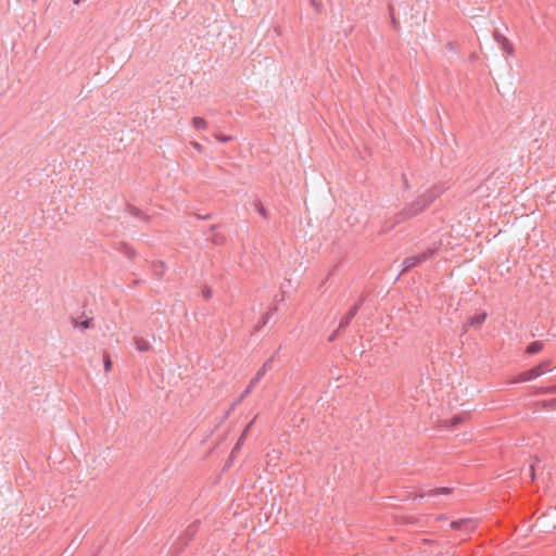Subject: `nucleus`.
<instances>
[{"mask_svg":"<svg viewBox=\"0 0 556 556\" xmlns=\"http://www.w3.org/2000/svg\"><path fill=\"white\" fill-rule=\"evenodd\" d=\"M442 191L443 189L440 187H434L428 190L425 194L420 195L416 201L407 205L409 212H412L413 216L418 215L424 210H426V207H428L430 203L442 193Z\"/></svg>","mask_w":556,"mask_h":556,"instance_id":"obj_1","label":"nucleus"},{"mask_svg":"<svg viewBox=\"0 0 556 556\" xmlns=\"http://www.w3.org/2000/svg\"><path fill=\"white\" fill-rule=\"evenodd\" d=\"M437 254V249L429 248L426 251L421 252L418 255L408 256L403 261V270L408 271L415 266L419 265L422 262H426L432 258Z\"/></svg>","mask_w":556,"mask_h":556,"instance_id":"obj_2","label":"nucleus"},{"mask_svg":"<svg viewBox=\"0 0 556 556\" xmlns=\"http://www.w3.org/2000/svg\"><path fill=\"white\" fill-rule=\"evenodd\" d=\"M549 365H551L549 361L542 362L538 366L519 374V376L517 377L515 382H526V381L533 380V379L542 376L544 372L548 371Z\"/></svg>","mask_w":556,"mask_h":556,"instance_id":"obj_3","label":"nucleus"},{"mask_svg":"<svg viewBox=\"0 0 556 556\" xmlns=\"http://www.w3.org/2000/svg\"><path fill=\"white\" fill-rule=\"evenodd\" d=\"M271 362H273V358H269L268 361H266L262 367L257 370V372L255 374V376L251 379L250 383L248 384V387L245 388V390L242 392V394L240 395V397L236 401L235 405L239 404L248 394L251 393V391L253 390V388L260 382V380L264 377V375L267 372V370L270 368L271 366Z\"/></svg>","mask_w":556,"mask_h":556,"instance_id":"obj_4","label":"nucleus"},{"mask_svg":"<svg viewBox=\"0 0 556 556\" xmlns=\"http://www.w3.org/2000/svg\"><path fill=\"white\" fill-rule=\"evenodd\" d=\"M412 217H414L412 212H409L408 207L405 206L402 211L394 214V216L392 218L387 220L384 227L387 230H391L396 225H400Z\"/></svg>","mask_w":556,"mask_h":556,"instance_id":"obj_5","label":"nucleus"},{"mask_svg":"<svg viewBox=\"0 0 556 556\" xmlns=\"http://www.w3.org/2000/svg\"><path fill=\"white\" fill-rule=\"evenodd\" d=\"M493 38L501 46L502 50L507 53V55H510V56L514 55V53H515L514 46L504 35H502L501 33L495 30L493 33Z\"/></svg>","mask_w":556,"mask_h":556,"instance_id":"obj_6","label":"nucleus"},{"mask_svg":"<svg viewBox=\"0 0 556 556\" xmlns=\"http://www.w3.org/2000/svg\"><path fill=\"white\" fill-rule=\"evenodd\" d=\"M486 319L485 313H480L475 315L468 319V321L464 325V331H468L469 327H480Z\"/></svg>","mask_w":556,"mask_h":556,"instance_id":"obj_7","label":"nucleus"},{"mask_svg":"<svg viewBox=\"0 0 556 556\" xmlns=\"http://www.w3.org/2000/svg\"><path fill=\"white\" fill-rule=\"evenodd\" d=\"M452 492V489L450 488H438V489H429V490H420L417 494L419 497L425 496H437L441 494H450Z\"/></svg>","mask_w":556,"mask_h":556,"instance_id":"obj_8","label":"nucleus"},{"mask_svg":"<svg viewBox=\"0 0 556 556\" xmlns=\"http://www.w3.org/2000/svg\"><path fill=\"white\" fill-rule=\"evenodd\" d=\"M358 308H359L358 304H355V305H353V306L349 309V312L346 313V315H345L344 317H342V319L340 320V323H339V329H338V330L345 328V327L350 324V321H351V320L355 317V315L357 314Z\"/></svg>","mask_w":556,"mask_h":556,"instance_id":"obj_9","label":"nucleus"},{"mask_svg":"<svg viewBox=\"0 0 556 556\" xmlns=\"http://www.w3.org/2000/svg\"><path fill=\"white\" fill-rule=\"evenodd\" d=\"M475 527V522L471 519H462L451 522V528L455 530L465 529L466 531H471Z\"/></svg>","mask_w":556,"mask_h":556,"instance_id":"obj_10","label":"nucleus"},{"mask_svg":"<svg viewBox=\"0 0 556 556\" xmlns=\"http://www.w3.org/2000/svg\"><path fill=\"white\" fill-rule=\"evenodd\" d=\"M136 349L140 352H147L151 349V344L143 338H135Z\"/></svg>","mask_w":556,"mask_h":556,"instance_id":"obj_11","label":"nucleus"},{"mask_svg":"<svg viewBox=\"0 0 556 556\" xmlns=\"http://www.w3.org/2000/svg\"><path fill=\"white\" fill-rule=\"evenodd\" d=\"M535 478V467L534 464H531L527 469L522 472V479L523 480H530L533 481Z\"/></svg>","mask_w":556,"mask_h":556,"instance_id":"obj_12","label":"nucleus"},{"mask_svg":"<svg viewBox=\"0 0 556 556\" xmlns=\"http://www.w3.org/2000/svg\"><path fill=\"white\" fill-rule=\"evenodd\" d=\"M543 346L544 345L541 341H534L529 344V346L527 348V352L529 354H535V353L540 352L543 349Z\"/></svg>","mask_w":556,"mask_h":556,"instance_id":"obj_13","label":"nucleus"},{"mask_svg":"<svg viewBox=\"0 0 556 556\" xmlns=\"http://www.w3.org/2000/svg\"><path fill=\"white\" fill-rule=\"evenodd\" d=\"M192 124L193 127L198 130H202L207 127V122L204 118L198 116L192 118Z\"/></svg>","mask_w":556,"mask_h":556,"instance_id":"obj_14","label":"nucleus"},{"mask_svg":"<svg viewBox=\"0 0 556 556\" xmlns=\"http://www.w3.org/2000/svg\"><path fill=\"white\" fill-rule=\"evenodd\" d=\"M128 212L135 217L148 219V216L142 214V212L136 206H129Z\"/></svg>","mask_w":556,"mask_h":556,"instance_id":"obj_15","label":"nucleus"},{"mask_svg":"<svg viewBox=\"0 0 556 556\" xmlns=\"http://www.w3.org/2000/svg\"><path fill=\"white\" fill-rule=\"evenodd\" d=\"M389 12H390V16H391V24L392 26L397 29L400 24H399V21L395 18L394 16V9L392 5H389Z\"/></svg>","mask_w":556,"mask_h":556,"instance_id":"obj_16","label":"nucleus"},{"mask_svg":"<svg viewBox=\"0 0 556 556\" xmlns=\"http://www.w3.org/2000/svg\"><path fill=\"white\" fill-rule=\"evenodd\" d=\"M74 326L76 328L88 329L91 327V319H86L80 323L76 321Z\"/></svg>","mask_w":556,"mask_h":556,"instance_id":"obj_17","label":"nucleus"},{"mask_svg":"<svg viewBox=\"0 0 556 556\" xmlns=\"http://www.w3.org/2000/svg\"><path fill=\"white\" fill-rule=\"evenodd\" d=\"M103 364H104V370L108 372L111 370L112 368V362H111V358L108 354L104 355L103 357Z\"/></svg>","mask_w":556,"mask_h":556,"instance_id":"obj_18","label":"nucleus"},{"mask_svg":"<svg viewBox=\"0 0 556 556\" xmlns=\"http://www.w3.org/2000/svg\"><path fill=\"white\" fill-rule=\"evenodd\" d=\"M215 138H216L219 142H228V141H231V140H232V137H231V136L219 135V134H216V135H215Z\"/></svg>","mask_w":556,"mask_h":556,"instance_id":"obj_19","label":"nucleus"},{"mask_svg":"<svg viewBox=\"0 0 556 556\" xmlns=\"http://www.w3.org/2000/svg\"><path fill=\"white\" fill-rule=\"evenodd\" d=\"M311 4L314 7V9H315L317 12H320V11H321V8H323V2H321V0H311Z\"/></svg>","mask_w":556,"mask_h":556,"instance_id":"obj_20","label":"nucleus"},{"mask_svg":"<svg viewBox=\"0 0 556 556\" xmlns=\"http://www.w3.org/2000/svg\"><path fill=\"white\" fill-rule=\"evenodd\" d=\"M202 295H203V298H204L205 300L211 299V298H212V290H211V288H208V287H204V288L202 289Z\"/></svg>","mask_w":556,"mask_h":556,"instance_id":"obj_21","label":"nucleus"},{"mask_svg":"<svg viewBox=\"0 0 556 556\" xmlns=\"http://www.w3.org/2000/svg\"><path fill=\"white\" fill-rule=\"evenodd\" d=\"M244 440H245V434H244V433H242V434L240 435V438H239V440H238V442H237L236 446L233 447V450H232L231 454H235V453H236V451H237V450H239L240 445L244 442Z\"/></svg>","mask_w":556,"mask_h":556,"instance_id":"obj_22","label":"nucleus"},{"mask_svg":"<svg viewBox=\"0 0 556 556\" xmlns=\"http://www.w3.org/2000/svg\"><path fill=\"white\" fill-rule=\"evenodd\" d=\"M465 419V417L463 415H456L454 417H452L451 421H452V426H456L458 425L459 422H462L463 420Z\"/></svg>","mask_w":556,"mask_h":556,"instance_id":"obj_23","label":"nucleus"},{"mask_svg":"<svg viewBox=\"0 0 556 556\" xmlns=\"http://www.w3.org/2000/svg\"><path fill=\"white\" fill-rule=\"evenodd\" d=\"M542 393H556V386L544 388L541 390Z\"/></svg>","mask_w":556,"mask_h":556,"instance_id":"obj_24","label":"nucleus"},{"mask_svg":"<svg viewBox=\"0 0 556 556\" xmlns=\"http://www.w3.org/2000/svg\"><path fill=\"white\" fill-rule=\"evenodd\" d=\"M190 144L199 152H202L203 151V147L197 142V141H191Z\"/></svg>","mask_w":556,"mask_h":556,"instance_id":"obj_25","label":"nucleus"},{"mask_svg":"<svg viewBox=\"0 0 556 556\" xmlns=\"http://www.w3.org/2000/svg\"><path fill=\"white\" fill-rule=\"evenodd\" d=\"M258 213H260L264 218H267V211H266L263 206H260V208H258Z\"/></svg>","mask_w":556,"mask_h":556,"instance_id":"obj_26","label":"nucleus"},{"mask_svg":"<svg viewBox=\"0 0 556 556\" xmlns=\"http://www.w3.org/2000/svg\"><path fill=\"white\" fill-rule=\"evenodd\" d=\"M252 424H253V420L250 424L247 425V427L244 428L242 433H244L247 435V433L250 431V429L252 427Z\"/></svg>","mask_w":556,"mask_h":556,"instance_id":"obj_27","label":"nucleus"},{"mask_svg":"<svg viewBox=\"0 0 556 556\" xmlns=\"http://www.w3.org/2000/svg\"><path fill=\"white\" fill-rule=\"evenodd\" d=\"M336 333H337V332H334L332 336H330V338H329V340H330V341H332V340L334 339Z\"/></svg>","mask_w":556,"mask_h":556,"instance_id":"obj_28","label":"nucleus"},{"mask_svg":"<svg viewBox=\"0 0 556 556\" xmlns=\"http://www.w3.org/2000/svg\"><path fill=\"white\" fill-rule=\"evenodd\" d=\"M157 271H159V275H162L163 271L161 270V268H157Z\"/></svg>","mask_w":556,"mask_h":556,"instance_id":"obj_29","label":"nucleus"},{"mask_svg":"<svg viewBox=\"0 0 556 556\" xmlns=\"http://www.w3.org/2000/svg\"><path fill=\"white\" fill-rule=\"evenodd\" d=\"M157 271H159V275H162L163 271L161 270V268H157Z\"/></svg>","mask_w":556,"mask_h":556,"instance_id":"obj_30","label":"nucleus"},{"mask_svg":"<svg viewBox=\"0 0 556 556\" xmlns=\"http://www.w3.org/2000/svg\"><path fill=\"white\" fill-rule=\"evenodd\" d=\"M79 2H80V0H74L75 4H78Z\"/></svg>","mask_w":556,"mask_h":556,"instance_id":"obj_31","label":"nucleus"}]
</instances>
